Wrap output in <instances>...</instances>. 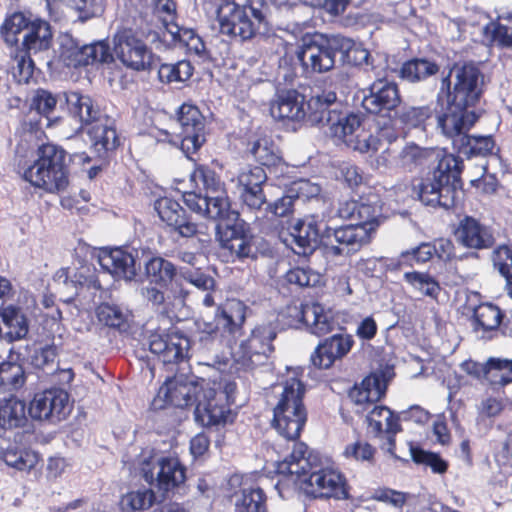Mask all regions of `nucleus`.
I'll return each instance as SVG.
<instances>
[{"label":"nucleus","mask_w":512,"mask_h":512,"mask_svg":"<svg viewBox=\"0 0 512 512\" xmlns=\"http://www.w3.org/2000/svg\"><path fill=\"white\" fill-rule=\"evenodd\" d=\"M279 469L296 475L300 488L309 498L326 501L352 498L346 475L318 450H292L279 464Z\"/></svg>","instance_id":"1"},{"label":"nucleus","mask_w":512,"mask_h":512,"mask_svg":"<svg viewBox=\"0 0 512 512\" xmlns=\"http://www.w3.org/2000/svg\"><path fill=\"white\" fill-rule=\"evenodd\" d=\"M462 161L449 154L437 162L432 173L414 187L419 200L427 206L452 208L462 194Z\"/></svg>","instance_id":"2"},{"label":"nucleus","mask_w":512,"mask_h":512,"mask_svg":"<svg viewBox=\"0 0 512 512\" xmlns=\"http://www.w3.org/2000/svg\"><path fill=\"white\" fill-rule=\"evenodd\" d=\"M267 6L262 0L223 3L217 10L220 32L224 35L249 40L267 30Z\"/></svg>","instance_id":"3"},{"label":"nucleus","mask_w":512,"mask_h":512,"mask_svg":"<svg viewBox=\"0 0 512 512\" xmlns=\"http://www.w3.org/2000/svg\"><path fill=\"white\" fill-rule=\"evenodd\" d=\"M281 392L273 409L275 428L284 438L296 440L307 420V411L303 403L304 384L292 377L279 386Z\"/></svg>","instance_id":"4"},{"label":"nucleus","mask_w":512,"mask_h":512,"mask_svg":"<svg viewBox=\"0 0 512 512\" xmlns=\"http://www.w3.org/2000/svg\"><path fill=\"white\" fill-rule=\"evenodd\" d=\"M37 156L25 170V180L48 193L63 191L68 186L66 152L56 145L44 144L38 148Z\"/></svg>","instance_id":"5"},{"label":"nucleus","mask_w":512,"mask_h":512,"mask_svg":"<svg viewBox=\"0 0 512 512\" xmlns=\"http://www.w3.org/2000/svg\"><path fill=\"white\" fill-rule=\"evenodd\" d=\"M348 45L349 42L339 34L307 33L301 38L297 56L306 70L325 73L334 68L336 53L347 50Z\"/></svg>","instance_id":"6"},{"label":"nucleus","mask_w":512,"mask_h":512,"mask_svg":"<svg viewBox=\"0 0 512 512\" xmlns=\"http://www.w3.org/2000/svg\"><path fill=\"white\" fill-rule=\"evenodd\" d=\"M483 83V75L473 63H455L442 79L441 91L446 92L447 103L469 108L478 102Z\"/></svg>","instance_id":"7"},{"label":"nucleus","mask_w":512,"mask_h":512,"mask_svg":"<svg viewBox=\"0 0 512 512\" xmlns=\"http://www.w3.org/2000/svg\"><path fill=\"white\" fill-rule=\"evenodd\" d=\"M276 336V327L272 324L256 326L233 352L237 369L250 371L263 365L274 351L272 342Z\"/></svg>","instance_id":"8"},{"label":"nucleus","mask_w":512,"mask_h":512,"mask_svg":"<svg viewBox=\"0 0 512 512\" xmlns=\"http://www.w3.org/2000/svg\"><path fill=\"white\" fill-rule=\"evenodd\" d=\"M327 133L360 153L376 152L380 147V139L364 129L362 117L358 114H338Z\"/></svg>","instance_id":"9"},{"label":"nucleus","mask_w":512,"mask_h":512,"mask_svg":"<svg viewBox=\"0 0 512 512\" xmlns=\"http://www.w3.org/2000/svg\"><path fill=\"white\" fill-rule=\"evenodd\" d=\"M154 14L169 33L175 45L186 48L188 53L197 56H202L205 53V44L196 31L175 22L177 4L174 0H155Z\"/></svg>","instance_id":"10"},{"label":"nucleus","mask_w":512,"mask_h":512,"mask_svg":"<svg viewBox=\"0 0 512 512\" xmlns=\"http://www.w3.org/2000/svg\"><path fill=\"white\" fill-rule=\"evenodd\" d=\"M113 53L127 68L141 71L150 68L154 58L146 44L131 28H120L113 36Z\"/></svg>","instance_id":"11"},{"label":"nucleus","mask_w":512,"mask_h":512,"mask_svg":"<svg viewBox=\"0 0 512 512\" xmlns=\"http://www.w3.org/2000/svg\"><path fill=\"white\" fill-rule=\"evenodd\" d=\"M231 416L230 408L225 405V395L217 394L215 385L202 381L194 404V418L204 427L225 424Z\"/></svg>","instance_id":"12"},{"label":"nucleus","mask_w":512,"mask_h":512,"mask_svg":"<svg viewBox=\"0 0 512 512\" xmlns=\"http://www.w3.org/2000/svg\"><path fill=\"white\" fill-rule=\"evenodd\" d=\"M178 122L181 129L178 134L179 147L187 158L193 160L192 155L200 149L206 140L204 117L196 106L183 104L179 108Z\"/></svg>","instance_id":"13"},{"label":"nucleus","mask_w":512,"mask_h":512,"mask_svg":"<svg viewBox=\"0 0 512 512\" xmlns=\"http://www.w3.org/2000/svg\"><path fill=\"white\" fill-rule=\"evenodd\" d=\"M139 251L123 248H101L98 253L100 266L115 277L132 280L141 266Z\"/></svg>","instance_id":"14"},{"label":"nucleus","mask_w":512,"mask_h":512,"mask_svg":"<svg viewBox=\"0 0 512 512\" xmlns=\"http://www.w3.org/2000/svg\"><path fill=\"white\" fill-rule=\"evenodd\" d=\"M69 396L62 389H49L35 394L29 413L33 419L59 421L69 413Z\"/></svg>","instance_id":"15"},{"label":"nucleus","mask_w":512,"mask_h":512,"mask_svg":"<svg viewBox=\"0 0 512 512\" xmlns=\"http://www.w3.org/2000/svg\"><path fill=\"white\" fill-rule=\"evenodd\" d=\"M401 104L397 84L384 79L372 83L369 93L362 100L363 108L372 114H388Z\"/></svg>","instance_id":"16"},{"label":"nucleus","mask_w":512,"mask_h":512,"mask_svg":"<svg viewBox=\"0 0 512 512\" xmlns=\"http://www.w3.org/2000/svg\"><path fill=\"white\" fill-rule=\"evenodd\" d=\"M266 180V173L261 166L246 167L239 173L240 198L250 210H259L266 203L262 189Z\"/></svg>","instance_id":"17"},{"label":"nucleus","mask_w":512,"mask_h":512,"mask_svg":"<svg viewBox=\"0 0 512 512\" xmlns=\"http://www.w3.org/2000/svg\"><path fill=\"white\" fill-rule=\"evenodd\" d=\"M149 463L142 467L143 478L149 484L156 482L159 491L169 492L186 480V469L176 458H162L158 463V472L149 468Z\"/></svg>","instance_id":"18"},{"label":"nucleus","mask_w":512,"mask_h":512,"mask_svg":"<svg viewBox=\"0 0 512 512\" xmlns=\"http://www.w3.org/2000/svg\"><path fill=\"white\" fill-rule=\"evenodd\" d=\"M155 210L160 219L182 237H193L198 233L197 223L176 200L160 198L155 202Z\"/></svg>","instance_id":"19"},{"label":"nucleus","mask_w":512,"mask_h":512,"mask_svg":"<svg viewBox=\"0 0 512 512\" xmlns=\"http://www.w3.org/2000/svg\"><path fill=\"white\" fill-rule=\"evenodd\" d=\"M190 341L177 333L163 335L153 333L149 337V349L165 364L177 363L187 357Z\"/></svg>","instance_id":"20"},{"label":"nucleus","mask_w":512,"mask_h":512,"mask_svg":"<svg viewBox=\"0 0 512 512\" xmlns=\"http://www.w3.org/2000/svg\"><path fill=\"white\" fill-rule=\"evenodd\" d=\"M337 107L336 93L322 91L305 102L304 121L312 126H327L329 128L339 114Z\"/></svg>","instance_id":"21"},{"label":"nucleus","mask_w":512,"mask_h":512,"mask_svg":"<svg viewBox=\"0 0 512 512\" xmlns=\"http://www.w3.org/2000/svg\"><path fill=\"white\" fill-rule=\"evenodd\" d=\"M447 104L446 111L438 117V127L444 135L452 139L453 146L456 148V139L467 135V131L477 121V115L473 111H468V108Z\"/></svg>","instance_id":"22"},{"label":"nucleus","mask_w":512,"mask_h":512,"mask_svg":"<svg viewBox=\"0 0 512 512\" xmlns=\"http://www.w3.org/2000/svg\"><path fill=\"white\" fill-rule=\"evenodd\" d=\"M201 387L202 381H186L182 377L168 379L165 384L160 387L155 403L163 399L166 403L179 408L194 406L195 399Z\"/></svg>","instance_id":"23"},{"label":"nucleus","mask_w":512,"mask_h":512,"mask_svg":"<svg viewBox=\"0 0 512 512\" xmlns=\"http://www.w3.org/2000/svg\"><path fill=\"white\" fill-rule=\"evenodd\" d=\"M461 366L466 373L484 377L493 385L503 386L512 382V358H489L486 364L468 360Z\"/></svg>","instance_id":"24"},{"label":"nucleus","mask_w":512,"mask_h":512,"mask_svg":"<svg viewBox=\"0 0 512 512\" xmlns=\"http://www.w3.org/2000/svg\"><path fill=\"white\" fill-rule=\"evenodd\" d=\"M246 309V305L240 300H228L217 309L214 327H211L210 331L219 332L222 336H235L245 322Z\"/></svg>","instance_id":"25"},{"label":"nucleus","mask_w":512,"mask_h":512,"mask_svg":"<svg viewBox=\"0 0 512 512\" xmlns=\"http://www.w3.org/2000/svg\"><path fill=\"white\" fill-rule=\"evenodd\" d=\"M386 383L381 376L372 374L355 385L349 392V398L356 406L357 413H364L375 405L385 394Z\"/></svg>","instance_id":"26"},{"label":"nucleus","mask_w":512,"mask_h":512,"mask_svg":"<svg viewBox=\"0 0 512 512\" xmlns=\"http://www.w3.org/2000/svg\"><path fill=\"white\" fill-rule=\"evenodd\" d=\"M67 66H86L95 63H107L112 61L109 44L105 40L93 42L82 47L67 49L62 53Z\"/></svg>","instance_id":"27"},{"label":"nucleus","mask_w":512,"mask_h":512,"mask_svg":"<svg viewBox=\"0 0 512 512\" xmlns=\"http://www.w3.org/2000/svg\"><path fill=\"white\" fill-rule=\"evenodd\" d=\"M447 155L439 148H423L415 143H408L393 157V164L395 168L411 172L418 166L438 162Z\"/></svg>","instance_id":"28"},{"label":"nucleus","mask_w":512,"mask_h":512,"mask_svg":"<svg viewBox=\"0 0 512 512\" xmlns=\"http://www.w3.org/2000/svg\"><path fill=\"white\" fill-rule=\"evenodd\" d=\"M456 240L467 248L484 249L494 243V237L488 227L478 220L466 216L455 231Z\"/></svg>","instance_id":"29"},{"label":"nucleus","mask_w":512,"mask_h":512,"mask_svg":"<svg viewBox=\"0 0 512 512\" xmlns=\"http://www.w3.org/2000/svg\"><path fill=\"white\" fill-rule=\"evenodd\" d=\"M353 343V338L350 335H333L318 345L311 356V361L315 366L327 369L336 359L345 356L351 350Z\"/></svg>","instance_id":"30"},{"label":"nucleus","mask_w":512,"mask_h":512,"mask_svg":"<svg viewBox=\"0 0 512 512\" xmlns=\"http://www.w3.org/2000/svg\"><path fill=\"white\" fill-rule=\"evenodd\" d=\"M270 113L276 120L304 121V97L295 90L281 92L271 102Z\"/></svg>","instance_id":"31"},{"label":"nucleus","mask_w":512,"mask_h":512,"mask_svg":"<svg viewBox=\"0 0 512 512\" xmlns=\"http://www.w3.org/2000/svg\"><path fill=\"white\" fill-rule=\"evenodd\" d=\"M87 133L93 148L100 157L115 150L119 145L114 120L107 115L87 127Z\"/></svg>","instance_id":"32"},{"label":"nucleus","mask_w":512,"mask_h":512,"mask_svg":"<svg viewBox=\"0 0 512 512\" xmlns=\"http://www.w3.org/2000/svg\"><path fill=\"white\" fill-rule=\"evenodd\" d=\"M332 236L339 245L333 246L334 254H350L370 240V228L364 225H347L333 230Z\"/></svg>","instance_id":"33"},{"label":"nucleus","mask_w":512,"mask_h":512,"mask_svg":"<svg viewBox=\"0 0 512 512\" xmlns=\"http://www.w3.org/2000/svg\"><path fill=\"white\" fill-rule=\"evenodd\" d=\"M0 317V339L14 342L28 334L29 321L21 308L7 306L2 309Z\"/></svg>","instance_id":"34"},{"label":"nucleus","mask_w":512,"mask_h":512,"mask_svg":"<svg viewBox=\"0 0 512 512\" xmlns=\"http://www.w3.org/2000/svg\"><path fill=\"white\" fill-rule=\"evenodd\" d=\"M289 310L295 314L300 322L308 326L313 334H326L332 329L331 315L325 311L321 304L312 303L301 305V307L294 306Z\"/></svg>","instance_id":"35"},{"label":"nucleus","mask_w":512,"mask_h":512,"mask_svg":"<svg viewBox=\"0 0 512 512\" xmlns=\"http://www.w3.org/2000/svg\"><path fill=\"white\" fill-rule=\"evenodd\" d=\"M319 229L312 220H299L291 227L290 244L298 255L311 254L319 244Z\"/></svg>","instance_id":"36"},{"label":"nucleus","mask_w":512,"mask_h":512,"mask_svg":"<svg viewBox=\"0 0 512 512\" xmlns=\"http://www.w3.org/2000/svg\"><path fill=\"white\" fill-rule=\"evenodd\" d=\"M367 412L368 426L376 435L385 433L387 435L388 444L395 446L394 435L399 432L400 424L398 418L386 406L374 405Z\"/></svg>","instance_id":"37"},{"label":"nucleus","mask_w":512,"mask_h":512,"mask_svg":"<svg viewBox=\"0 0 512 512\" xmlns=\"http://www.w3.org/2000/svg\"><path fill=\"white\" fill-rule=\"evenodd\" d=\"M70 114L78 118L81 124L89 127L105 115L88 95L79 92H67L63 95Z\"/></svg>","instance_id":"38"},{"label":"nucleus","mask_w":512,"mask_h":512,"mask_svg":"<svg viewBox=\"0 0 512 512\" xmlns=\"http://www.w3.org/2000/svg\"><path fill=\"white\" fill-rule=\"evenodd\" d=\"M52 30L50 24L38 17H35L29 30L23 36L24 50L28 53L37 54L47 51L52 44Z\"/></svg>","instance_id":"39"},{"label":"nucleus","mask_w":512,"mask_h":512,"mask_svg":"<svg viewBox=\"0 0 512 512\" xmlns=\"http://www.w3.org/2000/svg\"><path fill=\"white\" fill-rule=\"evenodd\" d=\"M145 275L150 283L159 286H167L177 275L176 267L170 261L162 257H151L143 261Z\"/></svg>","instance_id":"40"},{"label":"nucleus","mask_w":512,"mask_h":512,"mask_svg":"<svg viewBox=\"0 0 512 512\" xmlns=\"http://www.w3.org/2000/svg\"><path fill=\"white\" fill-rule=\"evenodd\" d=\"M256 241L252 236L232 230L230 236L223 240V247L240 260H255L258 255Z\"/></svg>","instance_id":"41"},{"label":"nucleus","mask_w":512,"mask_h":512,"mask_svg":"<svg viewBox=\"0 0 512 512\" xmlns=\"http://www.w3.org/2000/svg\"><path fill=\"white\" fill-rule=\"evenodd\" d=\"M433 110L428 105L410 106L403 105L396 112V120L404 129H420L425 130L426 123L431 119Z\"/></svg>","instance_id":"42"},{"label":"nucleus","mask_w":512,"mask_h":512,"mask_svg":"<svg viewBox=\"0 0 512 512\" xmlns=\"http://www.w3.org/2000/svg\"><path fill=\"white\" fill-rule=\"evenodd\" d=\"M234 512H268L265 492L260 487L243 488L235 500Z\"/></svg>","instance_id":"43"},{"label":"nucleus","mask_w":512,"mask_h":512,"mask_svg":"<svg viewBox=\"0 0 512 512\" xmlns=\"http://www.w3.org/2000/svg\"><path fill=\"white\" fill-rule=\"evenodd\" d=\"M26 377L23 367L15 362L0 363V394H13L23 387Z\"/></svg>","instance_id":"44"},{"label":"nucleus","mask_w":512,"mask_h":512,"mask_svg":"<svg viewBox=\"0 0 512 512\" xmlns=\"http://www.w3.org/2000/svg\"><path fill=\"white\" fill-rule=\"evenodd\" d=\"M27 421L25 403L9 398L0 406V426L4 429H12L23 426Z\"/></svg>","instance_id":"45"},{"label":"nucleus","mask_w":512,"mask_h":512,"mask_svg":"<svg viewBox=\"0 0 512 512\" xmlns=\"http://www.w3.org/2000/svg\"><path fill=\"white\" fill-rule=\"evenodd\" d=\"M456 149L468 156H487L492 153L495 146L494 140L491 136H461L456 139Z\"/></svg>","instance_id":"46"},{"label":"nucleus","mask_w":512,"mask_h":512,"mask_svg":"<svg viewBox=\"0 0 512 512\" xmlns=\"http://www.w3.org/2000/svg\"><path fill=\"white\" fill-rule=\"evenodd\" d=\"M250 152L257 162L263 166L276 164L279 149L270 136L262 135L251 143Z\"/></svg>","instance_id":"47"},{"label":"nucleus","mask_w":512,"mask_h":512,"mask_svg":"<svg viewBox=\"0 0 512 512\" xmlns=\"http://www.w3.org/2000/svg\"><path fill=\"white\" fill-rule=\"evenodd\" d=\"M1 458L9 467L19 471H30L40 459L36 450H2Z\"/></svg>","instance_id":"48"},{"label":"nucleus","mask_w":512,"mask_h":512,"mask_svg":"<svg viewBox=\"0 0 512 512\" xmlns=\"http://www.w3.org/2000/svg\"><path fill=\"white\" fill-rule=\"evenodd\" d=\"M437 64L425 59H415L406 62L401 68V77L409 82L426 79L438 72Z\"/></svg>","instance_id":"49"},{"label":"nucleus","mask_w":512,"mask_h":512,"mask_svg":"<svg viewBox=\"0 0 512 512\" xmlns=\"http://www.w3.org/2000/svg\"><path fill=\"white\" fill-rule=\"evenodd\" d=\"M405 281L422 295L436 299L440 293L439 283L428 273L406 272Z\"/></svg>","instance_id":"50"},{"label":"nucleus","mask_w":512,"mask_h":512,"mask_svg":"<svg viewBox=\"0 0 512 512\" xmlns=\"http://www.w3.org/2000/svg\"><path fill=\"white\" fill-rule=\"evenodd\" d=\"M155 500L154 491L144 488L126 493L121 499V504L124 510L135 512L149 509Z\"/></svg>","instance_id":"51"},{"label":"nucleus","mask_w":512,"mask_h":512,"mask_svg":"<svg viewBox=\"0 0 512 512\" xmlns=\"http://www.w3.org/2000/svg\"><path fill=\"white\" fill-rule=\"evenodd\" d=\"M191 179L196 185H202L206 190V194L221 195L226 192L224 184L221 182L217 174L206 166H198L191 174Z\"/></svg>","instance_id":"52"},{"label":"nucleus","mask_w":512,"mask_h":512,"mask_svg":"<svg viewBox=\"0 0 512 512\" xmlns=\"http://www.w3.org/2000/svg\"><path fill=\"white\" fill-rule=\"evenodd\" d=\"M192 73V65L185 60L175 64H162L158 70L160 80L166 83L186 81L192 76Z\"/></svg>","instance_id":"53"},{"label":"nucleus","mask_w":512,"mask_h":512,"mask_svg":"<svg viewBox=\"0 0 512 512\" xmlns=\"http://www.w3.org/2000/svg\"><path fill=\"white\" fill-rule=\"evenodd\" d=\"M411 459L417 465L429 467L435 474H444L447 472L449 464L439 453L431 450H410Z\"/></svg>","instance_id":"54"},{"label":"nucleus","mask_w":512,"mask_h":512,"mask_svg":"<svg viewBox=\"0 0 512 512\" xmlns=\"http://www.w3.org/2000/svg\"><path fill=\"white\" fill-rule=\"evenodd\" d=\"M494 267L506 280L508 294L512 297V248L500 246L493 252Z\"/></svg>","instance_id":"55"},{"label":"nucleus","mask_w":512,"mask_h":512,"mask_svg":"<svg viewBox=\"0 0 512 512\" xmlns=\"http://www.w3.org/2000/svg\"><path fill=\"white\" fill-rule=\"evenodd\" d=\"M474 318L477 325L483 330H493L500 325L502 313L497 306L484 303L475 308Z\"/></svg>","instance_id":"56"},{"label":"nucleus","mask_w":512,"mask_h":512,"mask_svg":"<svg viewBox=\"0 0 512 512\" xmlns=\"http://www.w3.org/2000/svg\"><path fill=\"white\" fill-rule=\"evenodd\" d=\"M381 216V207L378 201H361L357 210L356 225H364L370 228V232L375 229L379 224V217Z\"/></svg>","instance_id":"57"},{"label":"nucleus","mask_w":512,"mask_h":512,"mask_svg":"<svg viewBox=\"0 0 512 512\" xmlns=\"http://www.w3.org/2000/svg\"><path fill=\"white\" fill-rule=\"evenodd\" d=\"M31 54L23 49L17 51L14 56L13 77L18 83H28L33 76L35 64Z\"/></svg>","instance_id":"58"},{"label":"nucleus","mask_w":512,"mask_h":512,"mask_svg":"<svg viewBox=\"0 0 512 512\" xmlns=\"http://www.w3.org/2000/svg\"><path fill=\"white\" fill-rule=\"evenodd\" d=\"M230 208V202L228 200L227 192L222 195L217 194H206V205L204 206V215L210 219H221L224 218Z\"/></svg>","instance_id":"59"},{"label":"nucleus","mask_w":512,"mask_h":512,"mask_svg":"<svg viewBox=\"0 0 512 512\" xmlns=\"http://www.w3.org/2000/svg\"><path fill=\"white\" fill-rule=\"evenodd\" d=\"M35 17L32 14L26 15L22 12H16L7 18L3 24L7 41L17 42V39H10V37L17 36L22 32L27 33Z\"/></svg>","instance_id":"60"},{"label":"nucleus","mask_w":512,"mask_h":512,"mask_svg":"<svg viewBox=\"0 0 512 512\" xmlns=\"http://www.w3.org/2000/svg\"><path fill=\"white\" fill-rule=\"evenodd\" d=\"M96 316L99 322L111 328H120L126 321V315L121 308L108 303L97 307Z\"/></svg>","instance_id":"61"},{"label":"nucleus","mask_w":512,"mask_h":512,"mask_svg":"<svg viewBox=\"0 0 512 512\" xmlns=\"http://www.w3.org/2000/svg\"><path fill=\"white\" fill-rule=\"evenodd\" d=\"M483 34L490 42L512 49V31L507 26L490 22L483 28Z\"/></svg>","instance_id":"62"},{"label":"nucleus","mask_w":512,"mask_h":512,"mask_svg":"<svg viewBox=\"0 0 512 512\" xmlns=\"http://www.w3.org/2000/svg\"><path fill=\"white\" fill-rule=\"evenodd\" d=\"M57 104V98L51 92L39 89L35 92L31 100V109L36 110L38 114L49 117Z\"/></svg>","instance_id":"63"},{"label":"nucleus","mask_w":512,"mask_h":512,"mask_svg":"<svg viewBox=\"0 0 512 512\" xmlns=\"http://www.w3.org/2000/svg\"><path fill=\"white\" fill-rule=\"evenodd\" d=\"M344 39L349 42L347 50H340L344 59L357 66L369 65L370 53L367 49L357 45L351 38L345 37Z\"/></svg>","instance_id":"64"}]
</instances>
